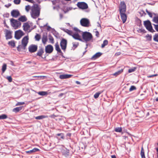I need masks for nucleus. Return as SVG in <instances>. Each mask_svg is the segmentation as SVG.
<instances>
[{
    "mask_svg": "<svg viewBox=\"0 0 158 158\" xmlns=\"http://www.w3.org/2000/svg\"><path fill=\"white\" fill-rule=\"evenodd\" d=\"M41 8L40 5L38 4H34L31 6L30 14L31 17L34 19H36L40 15Z\"/></svg>",
    "mask_w": 158,
    "mask_h": 158,
    "instance_id": "1",
    "label": "nucleus"
},
{
    "mask_svg": "<svg viewBox=\"0 0 158 158\" xmlns=\"http://www.w3.org/2000/svg\"><path fill=\"white\" fill-rule=\"evenodd\" d=\"M78 29L76 27L73 28V31L66 29L64 31L69 35L72 36L76 40H79V35L78 34Z\"/></svg>",
    "mask_w": 158,
    "mask_h": 158,
    "instance_id": "2",
    "label": "nucleus"
},
{
    "mask_svg": "<svg viewBox=\"0 0 158 158\" xmlns=\"http://www.w3.org/2000/svg\"><path fill=\"white\" fill-rule=\"evenodd\" d=\"M28 36L24 37L22 40L21 44L19 45L17 47V49L19 51H20L22 49H25L28 43Z\"/></svg>",
    "mask_w": 158,
    "mask_h": 158,
    "instance_id": "3",
    "label": "nucleus"
},
{
    "mask_svg": "<svg viewBox=\"0 0 158 158\" xmlns=\"http://www.w3.org/2000/svg\"><path fill=\"white\" fill-rule=\"evenodd\" d=\"M81 35L82 39L85 42H89L92 40L93 35L89 32L87 31L82 32Z\"/></svg>",
    "mask_w": 158,
    "mask_h": 158,
    "instance_id": "4",
    "label": "nucleus"
},
{
    "mask_svg": "<svg viewBox=\"0 0 158 158\" xmlns=\"http://www.w3.org/2000/svg\"><path fill=\"white\" fill-rule=\"evenodd\" d=\"M10 22L11 26L15 29L19 28L21 25V23L20 22L13 18L10 19Z\"/></svg>",
    "mask_w": 158,
    "mask_h": 158,
    "instance_id": "5",
    "label": "nucleus"
},
{
    "mask_svg": "<svg viewBox=\"0 0 158 158\" xmlns=\"http://www.w3.org/2000/svg\"><path fill=\"white\" fill-rule=\"evenodd\" d=\"M80 23L81 25L84 27H88L90 25L89 19L87 18L81 19L80 21Z\"/></svg>",
    "mask_w": 158,
    "mask_h": 158,
    "instance_id": "6",
    "label": "nucleus"
},
{
    "mask_svg": "<svg viewBox=\"0 0 158 158\" xmlns=\"http://www.w3.org/2000/svg\"><path fill=\"white\" fill-rule=\"evenodd\" d=\"M119 11L120 13H126V5L124 1L120 2L119 6Z\"/></svg>",
    "mask_w": 158,
    "mask_h": 158,
    "instance_id": "7",
    "label": "nucleus"
},
{
    "mask_svg": "<svg viewBox=\"0 0 158 158\" xmlns=\"http://www.w3.org/2000/svg\"><path fill=\"white\" fill-rule=\"evenodd\" d=\"M4 32L6 40L10 39L12 38V31L9 30L5 29L4 30Z\"/></svg>",
    "mask_w": 158,
    "mask_h": 158,
    "instance_id": "8",
    "label": "nucleus"
},
{
    "mask_svg": "<svg viewBox=\"0 0 158 158\" xmlns=\"http://www.w3.org/2000/svg\"><path fill=\"white\" fill-rule=\"evenodd\" d=\"M144 24L146 29L149 31H152L153 30L151 22L149 21H146L144 22Z\"/></svg>",
    "mask_w": 158,
    "mask_h": 158,
    "instance_id": "9",
    "label": "nucleus"
},
{
    "mask_svg": "<svg viewBox=\"0 0 158 158\" xmlns=\"http://www.w3.org/2000/svg\"><path fill=\"white\" fill-rule=\"evenodd\" d=\"M23 32L21 30L16 31L15 32V37L17 39L19 40L24 35Z\"/></svg>",
    "mask_w": 158,
    "mask_h": 158,
    "instance_id": "10",
    "label": "nucleus"
},
{
    "mask_svg": "<svg viewBox=\"0 0 158 158\" xmlns=\"http://www.w3.org/2000/svg\"><path fill=\"white\" fill-rule=\"evenodd\" d=\"M53 50V47L51 45L49 44L45 47V51L47 53L50 54L52 52Z\"/></svg>",
    "mask_w": 158,
    "mask_h": 158,
    "instance_id": "11",
    "label": "nucleus"
},
{
    "mask_svg": "<svg viewBox=\"0 0 158 158\" xmlns=\"http://www.w3.org/2000/svg\"><path fill=\"white\" fill-rule=\"evenodd\" d=\"M38 48L37 46L34 44H32L28 47V50L31 53L34 52H36Z\"/></svg>",
    "mask_w": 158,
    "mask_h": 158,
    "instance_id": "12",
    "label": "nucleus"
},
{
    "mask_svg": "<svg viewBox=\"0 0 158 158\" xmlns=\"http://www.w3.org/2000/svg\"><path fill=\"white\" fill-rule=\"evenodd\" d=\"M11 15L13 17L16 18L20 15V13L18 10H13L11 12Z\"/></svg>",
    "mask_w": 158,
    "mask_h": 158,
    "instance_id": "13",
    "label": "nucleus"
},
{
    "mask_svg": "<svg viewBox=\"0 0 158 158\" xmlns=\"http://www.w3.org/2000/svg\"><path fill=\"white\" fill-rule=\"evenodd\" d=\"M67 44V41L66 40L64 39H62L60 42V45L61 49L65 50L66 48Z\"/></svg>",
    "mask_w": 158,
    "mask_h": 158,
    "instance_id": "14",
    "label": "nucleus"
},
{
    "mask_svg": "<svg viewBox=\"0 0 158 158\" xmlns=\"http://www.w3.org/2000/svg\"><path fill=\"white\" fill-rule=\"evenodd\" d=\"M88 8L87 4L85 2H80V9L82 10H86Z\"/></svg>",
    "mask_w": 158,
    "mask_h": 158,
    "instance_id": "15",
    "label": "nucleus"
},
{
    "mask_svg": "<svg viewBox=\"0 0 158 158\" xmlns=\"http://www.w3.org/2000/svg\"><path fill=\"white\" fill-rule=\"evenodd\" d=\"M23 29L24 31H27L30 29L31 26L27 22L23 24Z\"/></svg>",
    "mask_w": 158,
    "mask_h": 158,
    "instance_id": "16",
    "label": "nucleus"
},
{
    "mask_svg": "<svg viewBox=\"0 0 158 158\" xmlns=\"http://www.w3.org/2000/svg\"><path fill=\"white\" fill-rule=\"evenodd\" d=\"M121 19L123 23H124L127 19V16L125 13H120Z\"/></svg>",
    "mask_w": 158,
    "mask_h": 158,
    "instance_id": "17",
    "label": "nucleus"
},
{
    "mask_svg": "<svg viewBox=\"0 0 158 158\" xmlns=\"http://www.w3.org/2000/svg\"><path fill=\"white\" fill-rule=\"evenodd\" d=\"M72 76V75L70 74H61L60 75L59 78L62 79H67L70 77Z\"/></svg>",
    "mask_w": 158,
    "mask_h": 158,
    "instance_id": "18",
    "label": "nucleus"
},
{
    "mask_svg": "<svg viewBox=\"0 0 158 158\" xmlns=\"http://www.w3.org/2000/svg\"><path fill=\"white\" fill-rule=\"evenodd\" d=\"M102 55V53H101L100 52H97L93 56L91 59L93 60H96L100 57Z\"/></svg>",
    "mask_w": 158,
    "mask_h": 158,
    "instance_id": "19",
    "label": "nucleus"
},
{
    "mask_svg": "<svg viewBox=\"0 0 158 158\" xmlns=\"http://www.w3.org/2000/svg\"><path fill=\"white\" fill-rule=\"evenodd\" d=\"M27 20V19L25 15L21 16L18 19V20L19 22H25Z\"/></svg>",
    "mask_w": 158,
    "mask_h": 158,
    "instance_id": "20",
    "label": "nucleus"
},
{
    "mask_svg": "<svg viewBox=\"0 0 158 158\" xmlns=\"http://www.w3.org/2000/svg\"><path fill=\"white\" fill-rule=\"evenodd\" d=\"M44 53V49L43 48H40L38 51L37 55L40 56H41L42 54Z\"/></svg>",
    "mask_w": 158,
    "mask_h": 158,
    "instance_id": "21",
    "label": "nucleus"
},
{
    "mask_svg": "<svg viewBox=\"0 0 158 158\" xmlns=\"http://www.w3.org/2000/svg\"><path fill=\"white\" fill-rule=\"evenodd\" d=\"M39 151V149L36 148H35L31 150L26 151V152L29 154H30Z\"/></svg>",
    "mask_w": 158,
    "mask_h": 158,
    "instance_id": "22",
    "label": "nucleus"
},
{
    "mask_svg": "<svg viewBox=\"0 0 158 158\" xmlns=\"http://www.w3.org/2000/svg\"><path fill=\"white\" fill-rule=\"evenodd\" d=\"M123 71V69H122L120 70H119L114 73L112 74V75L115 76V77H117L118 75H120V74L122 73Z\"/></svg>",
    "mask_w": 158,
    "mask_h": 158,
    "instance_id": "23",
    "label": "nucleus"
},
{
    "mask_svg": "<svg viewBox=\"0 0 158 158\" xmlns=\"http://www.w3.org/2000/svg\"><path fill=\"white\" fill-rule=\"evenodd\" d=\"M55 49L59 52L61 53V51L60 48L59 44L58 42H57L55 44Z\"/></svg>",
    "mask_w": 158,
    "mask_h": 158,
    "instance_id": "24",
    "label": "nucleus"
},
{
    "mask_svg": "<svg viewBox=\"0 0 158 158\" xmlns=\"http://www.w3.org/2000/svg\"><path fill=\"white\" fill-rule=\"evenodd\" d=\"M23 106H20L14 108L13 109V111L17 113L21 110L22 109Z\"/></svg>",
    "mask_w": 158,
    "mask_h": 158,
    "instance_id": "25",
    "label": "nucleus"
},
{
    "mask_svg": "<svg viewBox=\"0 0 158 158\" xmlns=\"http://www.w3.org/2000/svg\"><path fill=\"white\" fill-rule=\"evenodd\" d=\"M140 155L141 158H146L144 154V150L143 149V146L141 148V151L140 152Z\"/></svg>",
    "mask_w": 158,
    "mask_h": 158,
    "instance_id": "26",
    "label": "nucleus"
},
{
    "mask_svg": "<svg viewBox=\"0 0 158 158\" xmlns=\"http://www.w3.org/2000/svg\"><path fill=\"white\" fill-rule=\"evenodd\" d=\"M48 116L47 115H40L35 117L36 119H41L43 118H47Z\"/></svg>",
    "mask_w": 158,
    "mask_h": 158,
    "instance_id": "27",
    "label": "nucleus"
},
{
    "mask_svg": "<svg viewBox=\"0 0 158 158\" xmlns=\"http://www.w3.org/2000/svg\"><path fill=\"white\" fill-rule=\"evenodd\" d=\"M153 40L155 42L158 43V33L155 34L153 35Z\"/></svg>",
    "mask_w": 158,
    "mask_h": 158,
    "instance_id": "28",
    "label": "nucleus"
},
{
    "mask_svg": "<svg viewBox=\"0 0 158 158\" xmlns=\"http://www.w3.org/2000/svg\"><path fill=\"white\" fill-rule=\"evenodd\" d=\"M38 94L41 96H45L48 94V93L46 91H40L38 92Z\"/></svg>",
    "mask_w": 158,
    "mask_h": 158,
    "instance_id": "29",
    "label": "nucleus"
},
{
    "mask_svg": "<svg viewBox=\"0 0 158 158\" xmlns=\"http://www.w3.org/2000/svg\"><path fill=\"white\" fill-rule=\"evenodd\" d=\"M146 40L149 41H151L152 40V35H151L147 34L145 36Z\"/></svg>",
    "mask_w": 158,
    "mask_h": 158,
    "instance_id": "30",
    "label": "nucleus"
},
{
    "mask_svg": "<svg viewBox=\"0 0 158 158\" xmlns=\"http://www.w3.org/2000/svg\"><path fill=\"white\" fill-rule=\"evenodd\" d=\"M102 92H103V91H99V92H97L94 95V97L95 98H98V97L99 95L100 94H101L102 93Z\"/></svg>",
    "mask_w": 158,
    "mask_h": 158,
    "instance_id": "31",
    "label": "nucleus"
},
{
    "mask_svg": "<svg viewBox=\"0 0 158 158\" xmlns=\"http://www.w3.org/2000/svg\"><path fill=\"white\" fill-rule=\"evenodd\" d=\"M31 6L30 5H28L25 6V10L27 12H28L30 10L31 11Z\"/></svg>",
    "mask_w": 158,
    "mask_h": 158,
    "instance_id": "32",
    "label": "nucleus"
},
{
    "mask_svg": "<svg viewBox=\"0 0 158 158\" xmlns=\"http://www.w3.org/2000/svg\"><path fill=\"white\" fill-rule=\"evenodd\" d=\"M47 41V37L46 36L43 35L42 38V41L44 44H45Z\"/></svg>",
    "mask_w": 158,
    "mask_h": 158,
    "instance_id": "33",
    "label": "nucleus"
},
{
    "mask_svg": "<svg viewBox=\"0 0 158 158\" xmlns=\"http://www.w3.org/2000/svg\"><path fill=\"white\" fill-rule=\"evenodd\" d=\"M108 44V41L107 40H104L103 43L102 44L101 47L102 48H103L105 46L107 45Z\"/></svg>",
    "mask_w": 158,
    "mask_h": 158,
    "instance_id": "34",
    "label": "nucleus"
},
{
    "mask_svg": "<svg viewBox=\"0 0 158 158\" xmlns=\"http://www.w3.org/2000/svg\"><path fill=\"white\" fill-rule=\"evenodd\" d=\"M8 44L9 45H10L13 47H14L15 46V43L14 41L11 40L9 41V42Z\"/></svg>",
    "mask_w": 158,
    "mask_h": 158,
    "instance_id": "35",
    "label": "nucleus"
},
{
    "mask_svg": "<svg viewBox=\"0 0 158 158\" xmlns=\"http://www.w3.org/2000/svg\"><path fill=\"white\" fill-rule=\"evenodd\" d=\"M63 153L65 156H66L69 155V150H64L63 151Z\"/></svg>",
    "mask_w": 158,
    "mask_h": 158,
    "instance_id": "36",
    "label": "nucleus"
},
{
    "mask_svg": "<svg viewBox=\"0 0 158 158\" xmlns=\"http://www.w3.org/2000/svg\"><path fill=\"white\" fill-rule=\"evenodd\" d=\"M35 40L39 41L41 39V36L40 34H37L35 35Z\"/></svg>",
    "mask_w": 158,
    "mask_h": 158,
    "instance_id": "37",
    "label": "nucleus"
},
{
    "mask_svg": "<svg viewBox=\"0 0 158 158\" xmlns=\"http://www.w3.org/2000/svg\"><path fill=\"white\" fill-rule=\"evenodd\" d=\"M6 64H4L2 66V72L4 73L6 71Z\"/></svg>",
    "mask_w": 158,
    "mask_h": 158,
    "instance_id": "38",
    "label": "nucleus"
},
{
    "mask_svg": "<svg viewBox=\"0 0 158 158\" xmlns=\"http://www.w3.org/2000/svg\"><path fill=\"white\" fill-rule=\"evenodd\" d=\"M114 131L117 132H121L122 131V128L121 127H117L115 128Z\"/></svg>",
    "mask_w": 158,
    "mask_h": 158,
    "instance_id": "39",
    "label": "nucleus"
},
{
    "mask_svg": "<svg viewBox=\"0 0 158 158\" xmlns=\"http://www.w3.org/2000/svg\"><path fill=\"white\" fill-rule=\"evenodd\" d=\"M7 116L5 114H2L1 115H0V119H5L7 118Z\"/></svg>",
    "mask_w": 158,
    "mask_h": 158,
    "instance_id": "40",
    "label": "nucleus"
},
{
    "mask_svg": "<svg viewBox=\"0 0 158 158\" xmlns=\"http://www.w3.org/2000/svg\"><path fill=\"white\" fill-rule=\"evenodd\" d=\"M153 21L156 23H158V16L154 17L153 19Z\"/></svg>",
    "mask_w": 158,
    "mask_h": 158,
    "instance_id": "41",
    "label": "nucleus"
},
{
    "mask_svg": "<svg viewBox=\"0 0 158 158\" xmlns=\"http://www.w3.org/2000/svg\"><path fill=\"white\" fill-rule=\"evenodd\" d=\"M136 87H135L134 86L132 85V86H131V87L130 88L129 91H131L134 90H136Z\"/></svg>",
    "mask_w": 158,
    "mask_h": 158,
    "instance_id": "42",
    "label": "nucleus"
},
{
    "mask_svg": "<svg viewBox=\"0 0 158 158\" xmlns=\"http://www.w3.org/2000/svg\"><path fill=\"white\" fill-rule=\"evenodd\" d=\"M49 40L50 41V42L52 43V44H54V38H53V37H52V36H50L49 37Z\"/></svg>",
    "mask_w": 158,
    "mask_h": 158,
    "instance_id": "43",
    "label": "nucleus"
},
{
    "mask_svg": "<svg viewBox=\"0 0 158 158\" xmlns=\"http://www.w3.org/2000/svg\"><path fill=\"white\" fill-rule=\"evenodd\" d=\"M136 69V68H134L132 69H129L128 70V72L129 73H131L135 71Z\"/></svg>",
    "mask_w": 158,
    "mask_h": 158,
    "instance_id": "44",
    "label": "nucleus"
},
{
    "mask_svg": "<svg viewBox=\"0 0 158 158\" xmlns=\"http://www.w3.org/2000/svg\"><path fill=\"white\" fill-rule=\"evenodd\" d=\"M146 12L149 15V16L150 17L152 18V14L151 12H149L147 9H146Z\"/></svg>",
    "mask_w": 158,
    "mask_h": 158,
    "instance_id": "45",
    "label": "nucleus"
},
{
    "mask_svg": "<svg viewBox=\"0 0 158 158\" xmlns=\"http://www.w3.org/2000/svg\"><path fill=\"white\" fill-rule=\"evenodd\" d=\"M24 104H25V102H18L16 104V106H20L21 105H24Z\"/></svg>",
    "mask_w": 158,
    "mask_h": 158,
    "instance_id": "46",
    "label": "nucleus"
},
{
    "mask_svg": "<svg viewBox=\"0 0 158 158\" xmlns=\"http://www.w3.org/2000/svg\"><path fill=\"white\" fill-rule=\"evenodd\" d=\"M20 0H14V2L15 4H19L20 2Z\"/></svg>",
    "mask_w": 158,
    "mask_h": 158,
    "instance_id": "47",
    "label": "nucleus"
},
{
    "mask_svg": "<svg viewBox=\"0 0 158 158\" xmlns=\"http://www.w3.org/2000/svg\"><path fill=\"white\" fill-rule=\"evenodd\" d=\"M6 78L8 80L9 82H10L12 81V79L11 76H8Z\"/></svg>",
    "mask_w": 158,
    "mask_h": 158,
    "instance_id": "48",
    "label": "nucleus"
},
{
    "mask_svg": "<svg viewBox=\"0 0 158 158\" xmlns=\"http://www.w3.org/2000/svg\"><path fill=\"white\" fill-rule=\"evenodd\" d=\"M56 135L58 136H61V138L62 139H64V136L63 134L62 133H58L56 134Z\"/></svg>",
    "mask_w": 158,
    "mask_h": 158,
    "instance_id": "49",
    "label": "nucleus"
},
{
    "mask_svg": "<svg viewBox=\"0 0 158 158\" xmlns=\"http://www.w3.org/2000/svg\"><path fill=\"white\" fill-rule=\"evenodd\" d=\"M95 35L97 37H98L99 36V33L98 31H96L95 32Z\"/></svg>",
    "mask_w": 158,
    "mask_h": 158,
    "instance_id": "50",
    "label": "nucleus"
},
{
    "mask_svg": "<svg viewBox=\"0 0 158 158\" xmlns=\"http://www.w3.org/2000/svg\"><path fill=\"white\" fill-rule=\"evenodd\" d=\"M155 30L158 32V25L154 24Z\"/></svg>",
    "mask_w": 158,
    "mask_h": 158,
    "instance_id": "51",
    "label": "nucleus"
},
{
    "mask_svg": "<svg viewBox=\"0 0 158 158\" xmlns=\"http://www.w3.org/2000/svg\"><path fill=\"white\" fill-rule=\"evenodd\" d=\"M138 32H140V33H145V31L144 29H140L139 30Z\"/></svg>",
    "mask_w": 158,
    "mask_h": 158,
    "instance_id": "52",
    "label": "nucleus"
},
{
    "mask_svg": "<svg viewBox=\"0 0 158 158\" xmlns=\"http://www.w3.org/2000/svg\"><path fill=\"white\" fill-rule=\"evenodd\" d=\"M158 75L157 74H155L150 75V76H147V77H148L151 78V77H154L156 76H157Z\"/></svg>",
    "mask_w": 158,
    "mask_h": 158,
    "instance_id": "53",
    "label": "nucleus"
},
{
    "mask_svg": "<svg viewBox=\"0 0 158 158\" xmlns=\"http://www.w3.org/2000/svg\"><path fill=\"white\" fill-rule=\"evenodd\" d=\"M78 45V43H77V44H76L75 43H73V46L75 48H77Z\"/></svg>",
    "mask_w": 158,
    "mask_h": 158,
    "instance_id": "54",
    "label": "nucleus"
},
{
    "mask_svg": "<svg viewBox=\"0 0 158 158\" xmlns=\"http://www.w3.org/2000/svg\"><path fill=\"white\" fill-rule=\"evenodd\" d=\"M49 117L52 118H54L55 117H56V116L54 114H53L50 116Z\"/></svg>",
    "mask_w": 158,
    "mask_h": 158,
    "instance_id": "55",
    "label": "nucleus"
},
{
    "mask_svg": "<svg viewBox=\"0 0 158 158\" xmlns=\"http://www.w3.org/2000/svg\"><path fill=\"white\" fill-rule=\"evenodd\" d=\"M111 158H116V156L115 155H112L111 156Z\"/></svg>",
    "mask_w": 158,
    "mask_h": 158,
    "instance_id": "56",
    "label": "nucleus"
},
{
    "mask_svg": "<svg viewBox=\"0 0 158 158\" xmlns=\"http://www.w3.org/2000/svg\"><path fill=\"white\" fill-rule=\"evenodd\" d=\"M60 16L61 19L63 17V16L62 14H60Z\"/></svg>",
    "mask_w": 158,
    "mask_h": 158,
    "instance_id": "57",
    "label": "nucleus"
},
{
    "mask_svg": "<svg viewBox=\"0 0 158 158\" xmlns=\"http://www.w3.org/2000/svg\"><path fill=\"white\" fill-rule=\"evenodd\" d=\"M67 135H69V136H70L71 135V133H68L67 134Z\"/></svg>",
    "mask_w": 158,
    "mask_h": 158,
    "instance_id": "58",
    "label": "nucleus"
},
{
    "mask_svg": "<svg viewBox=\"0 0 158 158\" xmlns=\"http://www.w3.org/2000/svg\"><path fill=\"white\" fill-rule=\"evenodd\" d=\"M26 63H27V64H28V63H29V64H30V63H31V61H29L27 62H26Z\"/></svg>",
    "mask_w": 158,
    "mask_h": 158,
    "instance_id": "59",
    "label": "nucleus"
},
{
    "mask_svg": "<svg viewBox=\"0 0 158 158\" xmlns=\"http://www.w3.org/2000/svg\"><path fill=\"white\" fill-rule=\"evenodd\" d=\"M4 23L5 24V25L6 26V27H8V26H7V25H6V22L5 21L4 22Z\"/></svg>",
    "mask_w": 158,
    "mask_h": 158,
    "instance_id": "60",
    "label": "nucleus"
},
{
    "mask_svg": "<svg viewBox=\"0 0 158 158\" xmlns=\"http://www.w3.org/2000/svg\"><path fill=\"white\" fill-rule=\"evenodd\" d=\"M50 28V27L48 26V27L47 29L48 30H49Z\"/></svg>",
    "mask_w": 158,
    "mask_h": 158,
    "instance_id": "61",
    "label": "nucleus"
},
{
    "mask_svg": "<svg viewBox=\"0 0 158 158\" xmlns=\"http://www.w3.org/2000/svg\"><path fill=\"white\" fill-rule=\"evenodd\" d=\"M77 6L79 7V2H78L77 4Z\"/></svg>",
    "mask_w": 158,
    "mask_h": 158,
    "instance_id": "62",
    "label": "nucleus"
},
{
    "mask_svg": "<svg viewBox=\"0 0 158 158\" xmlns=\"http://www.w3.org/2000/svg\"><path fill=\"white\" fill-rule=\"evenodd\" d=\"M5 6L7 7H8L9 6H10V4L8 6H7L6 5H5Z\"/></svg>",
    "mask_w": 158,
    "mask_h": 158,
    "instance_id": "63",
    "label": "nucleus"
},
{
    "mask_svg": "<svg viewBox=\"0 0 158 158\" xmlns=\"http://www.w3.org/2000/svg\"><path fill=\"white\" fill-rule=\"evenodd\" d=\"M156 101L157 102L158 101V97L156 98Z\"/></svg>",
    "mask_w": 158,
    "mask_h": 158,
    "instance_id": "64",
    "label": "nucleus"
}]
</instances>
